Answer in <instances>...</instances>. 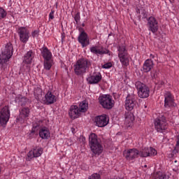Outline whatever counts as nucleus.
<instances>
[{
  "mask_svg": "<svg viewBox=\"0 0 179 179\" xmlns=\"http://www.w3.org/2000/svg\"><path fill=\"white\" fill-rule=\"evenodd\" d=\"M160 85H164V82L161 81V82H160Z\"/></svg>",
  "mask_w": 179,
  "mask_h": 179,
  "instance_id": "a19ab883",
  "label": "nucleus"
},
{
  "mask_svg": "<svg viewBox=\"0 0 179 179\" xmlns=\"http://www.w3.org/2000/svg\"><path fill=\"white\" fill-rule=\"evenodd\" d=\"M81 30L82 31H80L78 37V41L81 44L82 48H85V47H87L90 44V38H89V35H87L83 29H81Z\"/></svg>",
  "mask_w": 179,
  "mask_h": 179,
  "instance_id": "dca6fc26",
  "label": "nucleus"
},
{
  "mask_svg": "<svg viewBox=\"0 0 179 179\" xmlns=\"http://www.w3.org/2000/svg\"><path fill=\"white\" fill-rule=\"evenodd\" d=\"M103 79V76L100 72H94L91 76H90L87 80L90 85H97L99 82H101Z\"/></svg>",
  "mask_w": 179,
  "mask_h": 179,
  "instance_id": "a211bd4d",
  "label": "nucleus"
},
{
  "mask_svg": "<svg viewBox=\"0 0 179 179\" xmlns=\"http://www.w3.org/2000/svg\"><path fill=\"white\" fill-rule=\"evenodd\" d=\"M9 118H10V110H9V106H6L0 109V124L6 125Z\"/></svg>",
  "mask_w": 179,
  "mask_h": 179,
  "instance_id": "4468645a",
  "label": "nucleus"
},
{
  "mask_svg": "<svg viewBox=\"0 0 179 179\" xmlns=\"http://www.w3.org/2000/svg\"><path fill=\"white\" fill-rule=\"evenodd\" d=\"M40 34V31L39 30H34V31L31 32V36L33 38H37Z\"/></svg>",
  "mask_w": 179,
  "mask_h": 179,
  "instance_id": "72a5a7b5",
  "label": "nucleus"
},
{
  "mask_svg": "<svg viewBox=\"0 0 179 179\" xmlns=\"http://www.w3.org/2000/svg\"><path fill=\"white\" fill-rule=\"evenodd\" d=\"M164 107L168 111H171V108L177 107V103H176V99H174V95L170 92H165L164 95Z\"/></svg>",
  "mask_w": 179,
  "mask_h": 179,
  "instance_id": "0eeeda50",
  "label": "nucleus"
},
{
  "mask_svg": "<svg viewBox=\"0 0 179 179\" xmlns=\"http://www.w3.org/2000/svg\"><path fill=\"white\" fill-rule=\"evenodd\" d=\"M144 167L146 169V167H148V165H145Z\"/></svg>",
  "mask_w": 179,
  "mask_h": 179,
  "instance_id": "c03bdc74",
  "label": "nucleus"
},
{
  "mask_svg": "<svg viewBox=\"0 0 179 179\" xmlns=\"http://www.w3.org/2000/svg\"><path fill=\"white\" fill-rule=\"evenodd\" d=\"M154 125L157 132L163 134V132H164V131H166L169 127L167 124V119H166V116L162 115L157 117L155 120Z\"/></svg>",
  "mask_w": 179,
  "mask_h": 179,
  "instance_id": "423d86ee",
  "label": "nucleus"
},
{
  "mask_svg": "<svg viewBox=\"0 0 179 179\" xmlns=\"http://www.w3.org/2000/svg\"><path fill=\"white\" fill-rule=\"evenodd\" d=\"M55 13V11L54 10H51V12L49 14V20H52L54 19Z\"/></svg>",
  "mask_w": 179,
  "mask_h": 179,
  "instance_id": "e433bc0d",
  "label": "nucleus"
},
{
  "mask_svg": "<svg viewBox=\"0 0 179 179\" xmlns=\"http://www.w3.org/2000/svg\"><path fill=\"white\" fill-rule=\"evenodd\" d=\"M35 55L36 52L32 50L28 51L24 55L22 69H24V72H29L30 71V66L31 65V62H33V59H34Z\"/></svg>",
  "mask_w": 179,
  "mask_h": 179,
  "instance_id": "39448f33",
  "label": "nucleus"
},
{
  "mask_svg": "<svg viewBox=\"0 0 179 179\" xmlns=\"http://www.w3.org/2000/svg\"><path fill=\"white\" fill-rule=\"evenodd\" d=\"M135 87L138 92V97L141 99H148L150 90L147 85L141 81H137L135 84Z\"/></svg>",
  "mask_w": 179,
  "mask_h": 179,
  "instance_id": "6e6552de",
  "label": "nucleus"
},
{
  "mask_svg": "<svg viewBox=\"0 0 179 179\" xmlns=\"http://www.w3.org/2000/svg\"><path fill=\"white\" fill-rule=\"evenodd\" d=\"M134 121H135V116L131 112H127L125 113L124 124L127 128H131L134 125Z\"/></svg>",
  "mask_w": 179,
  "mask_h": 179,
  "instance_id": "b1692460",
  "label": "nucleus"
},
{
  "mask_svg": "<svg viewBox=\"0 0 179 179\" xmlns=\"http://www.w3.org/2000/svg\"><path fill=\"white\" fill-rule=\"evenodd\" d=\"M89 143L90 149L94 155H100L103 153L104 148L101 145V140L97 137V135L94 133H92L89 136Z\"/></svg>",
  "mask_w": 179,
  "mask_h": 179,
  "instance_id": "f03ea898",
  "label": "nucleus"
},
{
  "mask_svg": "<svg viewBox=\"0 0 179 179\" xmlns=\"http://www.w3.org/2000/svg\"><path fill=\"white\" fill-rule=\"evenodd\" d=\"M118 57L120 61L124 66H128L129 65V58H128V50L125 48V45H122L117 47Z\"/></svg>",
  "mask_w": 179,
  "mask_h": 179,
  "instance_id": "1a4fd4ad",
  "label": "nucleus"
},
{
  "mask_svg": "<svg viewBox=\"0 0 179 179\" xmlns=\"http://www.w3.org/2000/svg\"><path fill=\"white\" fill-rule=\"evenodd\" d=\"M1 171H2V168L0 166V174H1Z\"/></svg>",
  "mask_w": 179,
  "mask_h": 179,
  "instance_id": "79ce46f5",
  "label": "nucleus"
},
{
  "mask_svg": "<svg viewBox=\"0 0 179 179\" xmlns=\"http://www.w3.org/2000/svg\"><path fill=\"white\" fill-rule=\"evenodd\" d=\"M123 156L127 160L131 162L139 157V151L136 148L128 149L123 152Z\"/></svg>",
  "mask_w": 179,
  "mask_h": 179,
  "instance_id": "2eb2a0df",
  "label": "nucleus"
},
{
  "mask_svg": "<svg viewBox=\"0 0 179 179\" xmlns=\"http://www.w3.org/2000/svg\"><path fill=\"white\" fill-rule=\"evenodd\" d=\"M39 136L41 139H48L51 136V133L48 127H43L39 130Z\"/></svg>",
  "mask_w": 179,
  "mask_h": 179,
  "instance_id": "a878e982",
  "label": "nucleus"
},
{
  "mask_svg": "<svg viewBox=\"0 0 179 179\" xmlns=\"http://www.w3.org/2000/svg\"><path fill=\"white\" fill-rule=\"evenodd\" d=\"M29 114H30V109H29V108H23L20 111V115L24 118H27Z\"/></svg>",
  "mask_w": 179,
  "mask_h": 179,
  "instance_id": "7c9ffc66",
  "label": "nucleus"
},
{
  "mask_svg": "<svg viewBox=\"0 0 179 179\" xmlns=\"http://www.w3.org/2000/svg\"><path fill=\"white\" fill-rule=\"evenodd\" d=\"M165 115H167V113H165Z\"/></svg>",
  "mask_w": 179,
  "mask_h": 179,
  "instance_id": "a18cd8bd",
  "label": "nucleus"
},
{
  "mask_svg": "<svg viewBox=\"0 0 179 179\" xmlns=\"http://www.w3.org/2000/svg\"><path fill=\"white\" fill-rule=\"evenodd\" d=\"M157 155V151L156 149L150 147L143 149L141 151H139V155L141 157H150L152 156H156Z\"/></svg>",
  "mask_w": 179,
  "mask_h": 179,
  "instance_id": "6ab92c4d",
  "label": "nucleus"
},
{
  "mask_svg": "<svg viewBox=\"0 0 179 179\" xmlns=\"http://www.w3.org/2000/svg\"><path fill=\"white\" fill-rule=\"evenodd\" d=\"M87 108H89V103H87V101H83L79 103L78 110L80 113H86Z\"/></svg>",
  "mask_w": 179,
  "mask_h": 179,
  "instance_id": "c85d7f7f",
  "label": "nucleus"
},
{
  "mask_svg": "<svg viewBox=\"0 0 179 179\" xmlns=\"http://www.w3.org/2000/svg\"><path fill=\"white\" fill-rule=\"evenodd\" d=\"M15 101L19 103L20 106H26L27 101H29V99L22 95H17L15 98Z\"/></svg>",
  "mask_w": 179,
  "mask_h": 179,
  "instance_id": "cd10ccee",
  "label": "nucleus"
},
{
  "mask_svg": "<svg viewBox=\"0 0 179 179\" xmlns=\"http://www.w3.org/2000/svg\"><path fill=\"white\" fill-rule=\"evenodd\" d=\"M136 100H138V98L134 94L127 95L124 103V108L127 111H132L136 106V104H138Z\"/></svg>",
  "mask_w": 179,
  "mask_h": 179,
  "instance_id": "9b49d317",
  "label": "nucleus"
},
{
  "mask_svg": "<svg viewBox=\"0 0 179 179\" xmlns=\"http://www.w3.org/2000/svg\"><path fill=\"white\" fill-rule=\"evenodd\" d=\"M150 59H155V58H157V55H153V54H150Z\"/></svg>",
  "mask_w": 179,
  "mask_h": 179,
  "instance_id": "4c0bfd02",
  "label": "nucleus"
},
{
  "mask_svg": "<svg viewBox=\"0 0 179 179\" xmlns=\"http://www.w3.org/2000/svg\"><path fill=\"white\" fill-rule=\"evenodd\" d=\"M110 179H122V178H120V177H118V176H114V177H113V178H110Z\"/></svg>",
  "mask_w": 179,
  "mask_h": 179,
  "instance_id": "ea45409f",
  "label": "nucleus"
},
{
  "mask_svg": "<svg viewBox=\"0 0 179 179\" xmlns=\"http://www.w3.org/2000/svg\"><path fill=\"white\" fill-rule=\"evenodd\" d=\"M90 52L95 55H111V52L107 48H104L103 45H92L90 48Z\"/></svg>",
  "mask_w": 179,
  "mask_h": 179,
  "instance_id": "ddd939ff",
  "label": "nucleus"
},
{
  "mask_svg": "<svg viewBox=\"0 0 179 179\" xmlns=\"http://www.w3.org/2000/svg\"><path fill=\"white\" fill-rule=\"evenodd\" d=\"M90 65V61L87 59L83 58L78 59L73 66L74 73H76L77 76H83V75L89 71Z\"/></svg>",
  "mask_w": 179,
  "mask_h": 179,
  "instance_id": "7ed1b4c3",
  "label": "nucleus"
},
{
  "mask_svg": "<svg viewBox=\"0 0 179 179\" xmlns=\"http://www.w3.org/2000/svg\"><path fill=\"white\" fill-rule=\"evenodd\" d=\"M41 155H43V148L35 147L28 152L27 160L30 162L31 159H34V157H40Z\"/></svg>",
  "mask_w": 179,
  "mask_h": 179,
  "instance_id": "aec40b11",
  "label": "nucleus"
},
{
  "mask_svg": "<svg viewBox=\"0 0 179 179\" xmlns=\"http://www.w3.org/2000/svg\"><path fill=\"white\" fill-rule=\"evenodd\" d=\"M69 115L71 120H76V118H79L80 117V112L79 110V107L76 105H73L70 107L69 110Z\"/></svg>",
  "mask_w": 179,
  "mask_h": 179,
  "instance_id": "4be33fe9",
  "label": "nucleus"
},
{
  "mask_svg": "<svg viewBox=\"0 0 179 179\" xmlns=\"http://www.w3.org/2000/svg\"><path fill=\"white\" fill-rule=\"evenodd\" d=\"M13 55V45L8 43L0 55V68L1 71H5L8 68V62Z\"/></svg>",
  "mask_w": 179,
  "mask_h": 179,
  "instance_id": "f257e3e1",
  "label": "nucleus"
},
{
  "mask_svg": "<svg viewBox=\"0 0 179 179\" xmlns=\"http://www.w3.org/2000/svg\"><path fill=\"white\" fill-rule=\"evenodd\" d=\"M95 122L97 127L103 128L108 124V120L107 119V115H102L97 116L95 119Z\"/></svg>",
  "mask_w": 179,
  "mask_h": 179,
  "instance_id": "5701e85b",
  "label": "nucleus"
},
{
  "mask_svg": "<svg viewBox=\"0 0 179 179\" xmlns=\"http://www.w3.org/2000/svg\"><path fill=\"white\" fill-rule=\"evenodd\" d=\"M88 179H101L100 174L99 173H94L90 176Z\"/></svg>",
  "mask_w": 179,
  "mask_h": 179,
  "instance_id": "f704fd0d",
  "label": "nucleus"
},
{
  "mask_svg": "<svg viewBox=\"0 0 179 179\" xmlns=\"http://www.w3.org/2000/svg\"><path fill=\"white\" fill-rule=\"evenodd\" d=\"M82 26H83V27H85V24H83Z\"/></svg>",
  "mask_w": 179,
  "mask_h": 179,
  "instance_id": "37998d69",
  "label": "nucleus"
},
{
  "mask_svg": "<svg viewBox=\"0 0 179 179\" xmlns=\"http://www.w3.org/2000/svg\"><path fill=\"white\" fill-rule=\"evenodd\" d=\"M55 102H57V96H55L52 92L48 90L43 98L44 104L50 106L51 104H54Z\"/></svg>",
  "mask_w": 179,
  "mask_h": 179,
  "instance_id": "412c9836",
  "label": "nucleus"
},
{
  "mask_svg": "<svg viewBox=\"0 0 179 179\" xmlns=\"http://www.w3.org/2000/svg\"><path fill=\"white\" fill-rule=\"evenodd\" d=\"M111 66H113V64H111V62H108V63H106L105 64H103L102 66V68L103 69H110V68H111Z\"/></svg>",
  "mask_w": 179,
  "mask_h": 179,
  "instance_id": "c9c22d12",
  "label": "nucleus"
},
{
  "mask_svg": "<svg viewBox=\"0 0 179 179\" xmlns=\"http://www.w3.org/2000/svg\"><path fill=\"white\" fill-rule=\"evenodd\" d=\"M74 20L76 23V24H79V22H80V13L78 12L74 15Z\"/></svg>",
  "mask_w": 179,
  "mask_h": 179,
  "instance_id": "473e14b6",
  "label": "nucleus"
},
{
  "mask_svg": "<svg viewBox=\"0 0 179 179\" xmlns=\"http://www.w3.org/2000/svg\"><path fill=\"white\" fill-rule=\"evenodd\" d=\"M17 33L20 37V41L26 44L27 41H29V38H30V31L29 29L24 27H20L18 28Z\"/></svg>",
  "mask_w": 179,
  "mask_h": 179,
  "instance_id": "f8f14e48",
  "label": "nucleus"
},
{
  "mask_svg": "<svg viewBox=\"0 0 179 179\" xmlns=\"http://www.w3.org/2000/svg\"><path fill=\"white\" fill-rule=\"evenodd\" d=\"M154 66L155 64H153V60L149 59H146L144 62V64L143 65V72H145V73L150 72V71L153 69Z\"/></svg>",
  "mask_w": 179,
  "mask_h": 179,
  "instance_id": "393cba45",
  "label": "nucleus"
},
{
  "mask_svg": "<svg viewBox=\"0 0 179 179\" xmlns=\"http://www.w3.org/2000/svg\"><path fill=\"white\" fill-rule=\"evenodd\" d=\"M99 101L103 108L107 110H110L112 107H114V101L113 100V96L110 95L103 94L99 97Z\"/></svg>",
  "mask_w": 179,
  "mask_h": 179,
  "instance_id": "9d476101",
  "label": "nucleus"
},
{
  "mask_svg": "<svg viewBox=\"0 0 179 179\" xmlns=\"http://www.w3.org/2000/svg\"><path fill=\"white\" fill-rule=\"evenodd\" d=\"M154 179H169V177H167V175L166 173L158 171L154 173Z\"/></svg>",
  "mask_w": 179,
  "mask_h": 179,
  "instance_id": "c756f323",
  "label": "nucleus"
},
{
  "mask_svg": "<svg viewBox=\"0 0 179 179\" xmlns=\"http://www.w3.org/2000/svg\"><path fill=\"white\" fill-rule=\"evenodd\" d=\"M44 127V122L42 120H37L35 123L33 124L32 132H36Z\"/></svg>",
  "mask_w": 179,
  "mask_h": 179,
  "instance_id": "bb28decb",
  "label": "nucleus"
},
{
  "mask_svg": "<svg viewBox=\"0 0 179 179\" xmlns=\"http://www.w3.org/2000/svg\"><path fill=\"white\" fill-rule=\"evenodd\" d=\"M148 30L149 31H152L155 34V33H157L159 30V22L156 17L151 16L148 19Z\"/></svg>",
  "mask_w": 179,
  "mask_h": 179,
  "instance_id": "f3484780",
  "label": "nucleus"
},
{
  "mask_svg": "<svg viewBox=\"0 0 179 179\" xmlns=\"http://www.w3.org/2000/svg\"><path fill=\"white\" fill-rule=\"evenodd\" d=\"M41 54L43 58L44 69L46 71H50L54 64V60H52V53L48 50V48L44 47L41 49Z\"/></svg>",
  "mask_w": 179,
  "mask_h": 179,
  "instance_id": "20e7f679",
  "label": "nucleus"
},
{
  "mask_svg": "<svg viewBox=\"0 0 179 179\" xmlns=\"http://www.w3.org/2000/svg\"><path fill=\"white\" fill-rule=\"evenodd\" d=\"M8 16V13L3 9V8L0 7V20L5 19Z\"/></svg>",
  "mask_w": 179,
  "mask_h": 179,
  "instance_id": "2f4dec72",
  "label": "nucleus"
},
{
  "mask_svg": "<svg viewBox=\"0 0 179 179\" xmlns=\"http://www.w3.org/2000/svg\"><path fill=\"white\" fill-rule=\"evenodd\" d=\"M34 94H41V89L37 88V89L34 91Z\"/></svg>",
  "mask_w": 179,
  "mask_h": 179,
  "instance_id": "58836bf2",
  "label": "nucleus"
}]
</instances>
